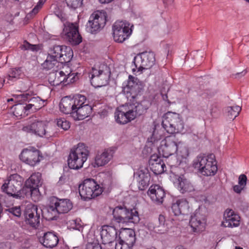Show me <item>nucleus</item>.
Wrapping results in <instances>:
<instances>
[{"label":"nucleus","instance_id":"3c124183","mask_svg":"<svg viewBox=\"0 0 249 249\" xmlns=\"http://www.w3.org/2000/svg\"><path fill=\"white\" fill-rule=\"evenodd\" d=\"M38 188L39 187L28 188L30 190L31 196L32 199L35 202L38 201L41 196Z\"/></svg>","mask_w":249,"mask_h":249},{"label":"nucleus","instance_id":"f257e3e1","mask_svg":"<svg viewBox=\"0 0 249 249\" xmlns=\"http://www.w3.org/2000/svg\"><path fill=\"white\" fill-rule=\"evenodd\" d=\"M193 166L204 176H213L217 171V162L213 154L198 155L194 160Z\"/></svg>","mask_w":249,"mask_h":249},{"label":"nucleus","instance_id":"603ef678","mask_svg":"<svg viewBox=\"0 0 249 249\" xmlns=\"http://www.w3.org/2000/svg\"><path fill=\"white\" fill-rule=\"evenodd\" d=\"M6 211L8 212V214H11L12 215L19 217L20 216L21 212L20 207L19 206H15L9 208L6 210Z\"/></svg>","mask_w":249,"mask_h":249},{"label":"nucleus","instance_id":"6e6552de","mask_svg":"<svg viewBox=\"0 0 249 249\" xmlns=\"http://www.w3.org/2000/svg\"><path fill=\"white\" fill-rule=\"evenodd\" d=\"M133 25L126 20H117L112 25L114 40L123 43L128 39L132 34Z\"/></svg>","mask_w":249,"mask_h":249},{"label":"nucleus","instance_id":"69168bd1","mask_svg":"<svg viewBox=\"0 0 249 249\" xmlns=\"http://www.w3.org/2000/svg\"><path fill=\"white\" fill-rule=\"evenodd\" d=\"M5 82V79L3 78H0V89L3 86L4 83Z\"/></svg>","mask_w":249,"mask_h":249},{"label":"nucleus","instance_id":"cd10ccee","mask_svg":"<svg viewBox=\"0 0 249 249\" xmlns=\"http://www.w3.org/2000/svg\"><path fill=\"white\" fill-rule=\"evenodd\" d=\"M178 145V149L175 153L176 154V160L175 162L169 163L171 166L179 165L185 161L189 156L188 149L183 142L180 141Z\"/></svg>","mask_w":249,"mask_h":249},{"label":"nucleus","instance_id":"c03bdc74","mask_svg":"<svg viewBox=\"0 0 249 249\" xmlns=\"http://www.w3.org/2000/svg\"><path fill=\"white\" fill-rule=\"evenodd\" d=\"M159 225L156 229V233L162 234L166 232L167 231V226L165 224V218L162 214H160L158 219Z\"/></svg>","mask_w":249,"mask_h":249},{"label":"nucleus","instance_id":"13d9d810","mask_svg":"<svg viewBox=\"0 0 249 249\" xmlns=\"http://www.w3.org/2000/svg\"><path fill=\"white\" fill-rule=\"evenodd\" d=\"M145 227L150 231H153L156 233V230L158 228L157 225H155L152 222L149 221L145 223Z\"/></svg>","mask_w":249,"mask_h":249},{"label":"nucleus","instance_id":"9d476101","mask_svg":"<svg viewBox=\"0 0 249 249\" xmlns=\"http://www.w3.org/2000/svg\"><path fill=\"white\" fill-rule=\"evenodd\" d=\"M77 73H72L70 68L64 67L62 70H57L51 72L49 77V81L54 86H58L61 84L66 85L75 81Z\"/></svg>","mask_w":249,"mask_h":249},{"label":"nucleus","instance_id":"f03ea898","mask_svg":"<svg viewBox=\"0 0 249 249\" xmlns=\"http://www.w3.org/2000/svg\"><path fill=\"white\" fill-rule=\"evenodd\" d=\"M141 105H125L119 107L115 112L116 121L120 124H125L135 119L142 113Z\"/></svg>","mask_w":249,"mask_h":249},{"label":"nucleus","instance_id":"052dcab7","mask_svg":"<svg viewBox=\"0 0 249 249\" xmlns=\"http://www.w3.org/2000/svg\"><path fill=\"white\" fill-rule=\"evenodd\" d=\"M24 107L26 109V113H27V115L30 112V110L32 111H35L34 110V107L33 106V105L31 104V102L25 106H24Z\"/></svg>","mask_w":249,"mask_h":249},{"label":"nucleus","instance_id":"09e8293b","mask_svg":"<svg viewBox=\"0 0 249 249\" xmlns=\"http://www.w3.org/2000/svg\"><path fill=\"white\" fill-rule=\"evenodd\" d=\"M21 74V71L20 68H15L12 69L9 71V73L7 76L8 81H12L14 79H18L19 78Z\"/></svg>","mask_w":249,"mask_h":249},{"label":"nucleus","instance_id":"4d7b16f0","mask_svg":"<svg viewBox=\"0 0 249 249\" xmlns=\"http://www.w3.org/2000/svg\"><path fill=\"white\" fill-rule=\"evenodd\" d=\"M46 0H39L37 3V4L32 10L31 14L33 15H36V13H37L39 9L41 8Z\"/></svg>","mask_w":249,"mask_h":249},{"label":"nucleus","instance_id":"c9c22d12","mask_svg":"<svg viewBox=\"0 0 249 249\" xmlns=\"http://www.w3.org/2000/svg\"><path fill=\"white\" fill-rule=\"evenodd\" d=\"M73 56V51L70 47L62 45V51L59 56V62L63 63L69 62Z\"/></svg>","mask_w":249,"mask_h":249},{"label":"nucleus","instance_id":"e433bc0d","mask_svg":"<svg viewBox=\"0 0 249 249\" xmlns=\"http://www.w3.org/2000/svg\"><path fill=\"white\" fill-rule=\"evenodd\" d=\"M60 62L51 56L48 55L46 60L42 63L43 68L46 70H52L53 71L56 70L60 65Z\"/></svg>","mask_w":249,"mask_h":249},{"label":"nucleus","instance_id":"9b49d317","mask_svg":"<svg viewBox=\"0 0 249 249\" xmlns=\"http://www.w3.org/2000/svg\"><path fill=\"white\" fill-rule=\"evenodd\" d=\"M107 14L104 11H96L90 16L87 25V30L91 34H96L105 26Z\"/></svg>","mask_w":249,"mask_h":249},{"label":"nucleus","instance_id":"2eb2a0df","mask_svg":"<svg viewBox=\"0 0 249 249\" xmlns=\"http://www.w3.org/2000/svg\"><path fill=\"white\" fill-rule=\"evenodd\" d=\"M206 216L202 211L199 208L195 211L191 216L189 224L192 231L196 233H200L206 228Z\"/></svg>","mask_w":249,"mask_h":249},{"label":"nucleus","instance_id":"0e129e2a","mask_svg":"<svg viewBox=\"0 0 249 249\" xmlns=\"http://www.w3.org/2000/svg\"><path fill=\"white\" fill-rule=\"evenodd\" d=\"M217 111V107L216 106L213 107L210 110V113L212 114V115H213Z\"/></svg>","mask_w":249,"mask_h":249},{"label":"nucleus","instance_id":"bb28decb","mask_svg":"<svg viewBox=\"0 0 249 249\" xmlns=\"http://www.w3.org/2000/svg\"><path fill=\"white\" fill-rule=\"evenodd\" d=\"M113 157V152L110 149H105L102 152L98 153L95 157L92 165L94 168L104 166L109 162Z\"/></svg>","mask_w":249,"mask_h":249},{"label":"nucleus","instance_id":"864d4df0","mask_svg":"<svg viewBox=\"0 0 249 249\" xmlns=\"http://www.w3.org/2000/svg\"><path fill=\"white\" fill-rule=\"evenodd\" d=\"M57 124L58 127H61L65 130H67L70 127L69 122L65 119H59L57 120Z\"/></svg>","mask_w":249,"mask_h":249},{"label":"nucleus","instance_id":"20e7f679","mask_svg":"<svg viewBox=\"0 0 249 249\" xmlns=\"http://www.w3.org/2000/svg\"><path fill=\"white\" fill-rule=\"evenodd\" d=\"M22 130L26 133L42 138H49L54 135L52 128L49 125V123L43 121L36 120L25 124Z\"/></svg>","mask_w":249,"mask_h":249},{"label":"nucleus","instance_id":"774afa93","mask_svg":"<svg viewBox=\"0 0 249 249\" xmlns=\"http://www.w3.org/2000/svg\"><path fill=\"white\" fill-rule=\"evenodd\" d=\"M175 249H186L182 246H177Z\"/></svg>","mask_w":249,"mask_h":249},{"label":"nucleus","instance_id":"7ed1b4c3","mask_svg":"<svg viewBox=\"0 0 249 249\" xmlns=\"http://www.w3.org/2000/svg\"><path fill=\"white\" fill-rule=\"evenodd\" d=\"M88 147L83 143H79L76 148L72 149L68 159V164L71 169H78L83 167L89 156Z\"/></svg>","mask_w":249,"mask_h":249},{"label":"nucleus","instance_id":"49530a36","mask_svg":"<svg viewBox=\"0 0 249 249\" xmlns=\"http://www.w3.org/2000/svg\"><path fill=\"white\" fill-rule=\"evenodd\" d=\"M70 223L71 228L78 230L83 233V235H84V229L87 225H84L80 219H76L70 221Z\"/></svg>","mask_w":249,"mask_h":249},{"label":"nucleus","instance_id":"c756f323","mask_svg":"<svg viewBox=\"0 0 249 249\" xmlns=\"http://www.w3.org/2000/svg\"><path fill=\"white\" fill-rule=\"evenodd\" d=\"M189 208L188 201L184 198L173 201L171 206L173 213L177 216L187 213L189 212Z\"/></svg>","mask_w":249,"mask_h":249},{"label":"nucleus","instance_id":"5701e85b","mask_svg":"<svg viewBox=\"0 0 249 249\" xmlns=\"http://www.w3.org/2000/svg\"><path fill=\"white\" fill-rule=\"evenodd\" d=\"M173 182L181 193L191 192L194 190L192 184L183 175H174Z\"/></svg>","mask_w":249,"mask_h":249},{"label":"nucleus","instance_id":"c85d7f7f","mask_svg":"<svg viewBox=\"0 0 249 249\" xmlns=\"http://www.w3.org/2000/svg\"><path fill=\"white\" fill-rule=\"evenodd\" d=\"M92 111V107L88 104L79 107L69 113L74 120H82L89 116Z\"/></svg>","mask_w":249,"mask_h":249},{"label":"nucleus","instance_id":"a19ab883","mask_svg":"<svg viewBox=\"0 0 249 249\" xmlns=\"http://www.w3.org/2000/svg\"><path fill=\"white\" fill-rule=\"evenodd\" d=\"M247 178L246 175L242 174L239 176L238 178V184L233 186V191L240 194L245 188L247 184Z\"/></svg>","mask_w":249,"mask_h":249},{"label":"nucleus","instance_id":"4468645a","mask_svg":"<svg viewBox=\"0 0 249 249\" xmlns=\"http://www.w3.org/2000/svg\"><path fill=\"white\" fill-rule=\"evenodd\" d=\"M62 36L74 45L82 42V37L78 32V27L76 23L67 22L64 24Z\"/></svg>","mask_w":249,"mask_h":249},{"label":"nucleus","instance_id":"0eeeda50","mask_svg":"<svg viewBox=\"0 0 249 249\" xmlns=\"http://www.w3.org/2000/svg\"><path fill=\"white\" fill-rule=\"evenodd\" d=\"M91 84L95 88L101 87L107 84L109 75L108 68L104 64H98L93 67L89 72Z\"/></svg>","mask_w":249,"mask_h":249},{"label":"nucleus","instance_id":"f704fd0d","mask_svg":"<svg viewBox=\"0 0 249 249\" xmlns=\"http://www.w3.org/2000/svg\"><path fill=\"white\" fill-rule=\"evenodd\" d=\"M163 130L161 129H158L156 127L153 132L152 136L148 139V143H151L154 146H158L160 144L161 140L164 137Z\"/></svg>","mask_w":249,"mask_h":249},{"label":"nucleus","instance_id":"ea45409f","mask_svg":"<svg viewBox=\"0 0 249 249\" xmlns=\"http://www.w3.org/2000/svg\"><path fill=\"white\" fill-rule=\"evenodd\" d=\"M43 214L45 218L48 220H53L57 216L58 213L53 202L47 207Z\"/></svg>","mask_w":249,"mask_h":249},{"label":"nucleus","instance_id":"6ab92c4d","mask_svg":"<svg viewBox=\"0 0 249 249\" xmlns=\"http://www.w3.org/2000/svg\"><path fill=\"white\" fill-rule=\"evenodd\" d=\"M19 159L23 162L34 166L40 162V152L33 147L24 148L19 155Z\"/></svg>","mask_w":249,"mask_h":249},{"label":"nucleus","instance_id":"a18cd8bd","mask_svg":"<svg viewBox=\"0 0 249 249\" xmlns=\"http://www.w3.org/2000/svg\"><path fill=\"white\" fill-rule=\"evenodd\" d=\"M13 113L17 117H24L27 116L26 109L22 104H17L14 106Z\"/></svg>","mask_w":249,"mask_h":249},{"label":"nucleus","instance_id":"680f3d73","mask_svg":"<svg viewBox=\"0 0 249 249\" xmlns=\"http://www.w3.org/2000/svg\"><path fill=\"white\" fill-rule=\"evenodd\" d=\"M68 180V178L65 175H62L59 178L58 183L60 185L66 183Z\"/></svg>","mask_w":249,"mask_h":249},{"label":"nucleus","instance_id":"473e14b6","mask_svg":"<svg viewBox=\"0 0 249 249\" xmlns=\"http://www.w3.org/2000/svg\"><path fill=\"white\" fill-rule=\"evenodd\" d=\"M53 203L58 214L67 213L72 208V203L70 200L67 199H56Z\"/></svg>","mask_w":249,"mask_h":249},{"label":"nucleus","instance_id":"393cba45","mask_svg":"<svg viewBox=\"0 0 249 249\" xmlns=\"http://www.w3.org/2000/svg\"><path fill=\"white\" fill-rule=\"evenodd\" d=\"M150 169L156 175H160L166 171V165L163 160L157 155H153L149 160Z\"/></svg>","mask_w":249,"mask_h":249},{"label":"nucleus","instance_id":"b1692460","mask_svg":"<svg viewBox=\"0 0 249 249\" xmlns=\"http://www.w3.org/2000/svg\"><path fill=\"white\" fill-rule=\"evenodd\" d=\"M147 194L151 200L158 204H161L165 196L163 189L159 185H152L147 191Z\"/></svg>","mask_w":249,"mask_h":249},{"label":"nucleus","instance_id":"79ce46f5","mask_svg":"<svg viewBox=\"0 0 249 249\" xmlns=\"http://www.w3.org/2000/svg\"><path fill=\"white\" fill-rule=\"evenodd\" d=\"M29 102H31L33 106L34 107V110H37L45 105V100H42L38 96L32 97V94L30 93Z\"/></svg>","mask_w":249,"mask_h":249},{"label":"nucleus","instance_id":"f3484780","mask_svg":"<svg viewBox=\"0 0 249 249\" xmlns=\"http://www.w3.org/2000/svg\"><path fill=\"white\" fill-rule=\"evenodd\" d=\"M154 54L152 52H143L136 56L133 63L139 71L150 68L155 63Z\"/></svg>","mask_w":249,"mask_h":249},{"label":"nucleus","instance_id":"7c9ffc66","mask_svg":"<svg viewBox=\"0 0 249 249\" xmlns=\"http://www.w3.org/2000/svg\"><path fill=\"white\" fill-rule=\"evenodd\" d=\"M117 239L133 246L136 241L135 232L131 229L122 228Z\"/></svg>","mask_w":249,"mask_h":249},{"label":"nucleus","instance_id":"e2e57ef3","mask_svg":"<svg viewBox=\"0 0 249 249\" xmlns=\"http://www.w3.org/2000/svg\"><path fill=\"white\" fill-rule=\"evenodd\" d=\"M165 6L168 7L172 4L174 0H163Z\"/></svg>","mask_w":249,"mask_h":249},{"label":"nucleus","instance_id":"6e6d98bb","mask_svg":"<svg viewBox=\"0 0 249 249\" xmlns=\"http://www.w3.org/2000/svg\"><path fill=\"white\" fill-rule=\"evenodd\" d=\"M117 243H116L115 249H131L133 246L128 245L127 243L122 242V240L116 239Z\"/></svg>","mask_w":249,"mask_h":249},{"label":"nucleus","instance_id":"39448f33","mask_svg":"<svg viewBox=\"0 0 249 249\" xmlns=\"http://www.w3.org/2000/svg\"><path fill=\"white\" fill-rule=\"evenodd\" d=\"M103 192V187L92 178H87L79 185V195L84 200L94 198L102 194Z\"/></svg>","mask_w":249,"mask_h":249},{"label":"nucleus","instance_id":"ddd939ff","mask_svg":"<svg viewBox=\"0 0 249 249\" xmlns=\"http://www.w3.org/2000/svg\"><path fill=\"white\" fill-rule=\"evenodd\" d=\"M180 141L175 136H170L161 140L157 147L159 154L164 158H168L174 154L178 149Z\"/></svg>","mask_w":249,"mask_h":249},{"label":"nucleus","instance_id":"1a4fd4ad","mask_svg":"<svg viewBox=\"0 0 249 249\" xmlns=\"http://www.w3.org/2000/svg\"><path fill=\"white\" fill-rule=\"evenodd\" d=\"M112 214L114 220L118 223H136L140 220L138 213L135 209H128L121 206L113 209Z\"/></svg>","mask_w":249,"mask_h":249},{"label":"nucleus","instance_id":"dca6fc26","mask_svg":"<svg viewBox=\"0 0 249 249\" xmlns=\"http://www.w3.org/2000/svg\"><path fill=\"white\" fill-rule=\"evenodd\" d=\"M25 221L31 227L36 228L40 223V213L37 206L29 203L25 208L24 212Z\"/></svg>","mask_w":249,"mask_h":249},{"label":"nucleus","instance_id":"37998d69","mask_svg":"<svg viewBox=\"0 0 249 249\" xmlns=\"http://www.w3.org/2000/svg\"><path fill=\"white\" fill-rule=\"evenodd\" d=\"M241 110V107L238 106L228 107L226 108L227 115L231 120H234L239 115Z\"/></svg>","mask_w":249,"mask_h":249},{"label":"nucleus","instance_id":"a878e982","mask_svg":"<svg viewBox=\"0 0 249 249\" xmlns=\"http://www.w3.org/2000/svg\"><path fill=\"white\" fill-rule=\"evenodd\" d=\"M134 177L138 183V187L140 190H143L149 183L150 175L146 169H141L134 173Z\"/></svg>","mask_w":249,"mask_h":249},{"label":"nucleus","instance_id":"f8f14e48","mask_svg":"<svg viewBox=\"0 0 249 249\" xmlns=\"http://www.w3.org/2000/svg\"><path fill=\"white\" fill-rule=\"evenodd\" d=\"M86 101L85 96L80 94L76 95L73 98L64 97L59 104L60 110L63 113L68 114L75 108L84 106Z\"/></svg>","mask_w":249,"mask_h":249},{"label":"nucleus","instance_id":"aec40b11","mask_svg":"<svg viewBox=\"0 0 249 249\" xmlns=\"http://www.w3.org/2000/svg\"><path fill=\"white\" fill-rule=\"evenodd\" d=\"M99 242L104 245L109 244L118 238L117 232L114 227L104 225L99 230Z\"/></svg>","mask_w":249,"mask_h":249},{"label":"nucleus","instance_id":"4c0bfd02","mask_svg":"<svg viewBox=\"0 0 249 249\" xmlns=\"http://www.w3.org/2000/svg\"><path fill=\"white\" fill-rule=\"evenodd\" d=\"M91 232L90 231L87 235L88 243L86 246V249H101L98 236L94 234V238H92Z\"/></svg>","mask_w":249,"mask_h":249},{"label":"nucleus","instance_id":"72a5a7b5","mask_svg":"<svg viewBox=\"0 0 249 249\" xmlns=\"http://www.w3.org/2000/svg\"><path fill=\"white\" fill-rule=\"evenodd\" d=\"M41 185V174L38 172L33 173L25 181V188L39 187Z\"/></svg>","mask_w":249,"mask_h":249},{"label":"nucleus","instance_id":"412c9836","mask_svg":"<svg viewBox=\"0 0 249 249\" xmlns=\"http://www.w3.org/2000/svg\"><path fill=\"white\" fill-rule=\"evenodd\" d=\"M240 217L231 209H227L224 213L222 225L224 227L233 228L239 226Z\"/></svg>","mask_w":249,"mask_h":249},{"label":"nucleus","instance_id":"bf43d9fd","mask_svg":"<svg viewBox=\"0 0 249 249\" xmlns=\"http://www.w3.org/2000/svg\"><path fill=\"white\" fill-rule=\"evenodd\" d=\"M23 47L26 50H31L32 51H35L36 49V46L34 45H32L28 42L25 41L23 44Z\"/></svg>","mask_w":249,"mask_h":249},{"label":"nucleus","instance_id":"de8ad7c7","mask_svg":"<svg viewBox=\"0 0 249 249\" xmlns=\"http://www.w3.org/2000/svg\"><path fill=\"white\" fill-rule=\"evenodd\" d=\"M62 46L56 45L51 48L49 53L48 56L53 57L59 61V56L61 55Z\"/></svg>","mask_w":249,"mask_h":249},{"label":"nucleus","instance_id":"423d86ee","mask_svg":"<svg viewBox=\"0 0 249 249\" xmlns=\"http://www.w3.org/2000/svg\"><path fill=\"white\" fill-rule=\"evenodd\" d=\"M162 125L164 129L170 134L182 133L184 128V124L180 115L171 112L164 116Z\"/></svg>","mask_w":249,"mask_h":249},{"label":"nucleus","instance_id":"338daca9","mask_svg":"<svg viewBox=\"0 0 249 249\" xmlns=\"http://www.w3.org/2000/svg\"><path fill=\"white\" fill-rule=\"evenodd\" d=\"M113 0H99L100 2L102 3H109Z\"/></svg>","mask_w":249,"mask_h":249},{"label":"nucleus","instance_id":"a211bd4d","mask_svg":"<svg viewBox=\"0 0 249 249\" xmlns=\"http://www.w3.org/2000/svg\"><path fill=\"white\" fill-rule=\"evenodd\" d=\"M142 83L136 77L132 75L128 76V79L122 85L123 91L125 94H130L133 98L142 90Z\"/></svg>","mask_w":249,"mask_h":249},{"label":"nucleus","instance_id":"5fc2aeb1","mask_svg":"<svg viewBox=\"0 0 249 249\" xmlns=\"http://www.w3.org/2000/svg\"><path fill=\"white\" fill-rule=\"evenodd\" d=\"M67 5L72 9H76L80 6L83 0H66Z\"/></svg>","mask_w":249,"mask_h":249},{"label":"nucleus","instance_id":"58836bf2","mask_svg":"<svg viewBox=\"0 0 249 249\" xmlns=\"http://www.w3.org/2000/svg\"><path fill=\"white\" fill-rule=\"evenodd\" d=\"M12 183V185L15 187L17 190L21 186L23 182V178L17 174H14L7 177L6 179Z\"/></svg>","mask_w":249,"mask_h":249},{"label":"nucleus","instance_id":"2f4dec72","mask_svg":"<svg viewBox=\"0 0 249 249\" xmlns=\"http://www.w3.org/2000/svg\"><path fill=\"white\" fill-rule=\"evenodd\" d=\"M39 241L46 248H53L58 244L59 239L54 232H47L40 238Z\"/></svg>","mask_w":249,"mask_h":249},{"label":"nucleus","instance_id":"4be33fe9","mask_svg":"<svg viewBox=\"0 0 249 249\" xmlns=\"http://www.w3.org/2000/svg\"><path fill=\"white\" fill-rule=\"evenodd\" d=\"M2 192L8 196H12L16 199L23 198L26 195L25 188L17 190L12 183L6 179L4 180V183L1 187Z\"/></svg>","mask_w":249,"mask_h":249},{"label":"nucleus","instance_id":"8fccbe9b","mask_svg":"<svg viewBox=\"0 0 249 249\" xmlns=\"http://www.w3.org/2000/svg\"><path fill=\"white\" fill-rule=\"evenodd\" d=\"M30 93H24L19 94H14L15 102L18 104H22V102L28 101L29 99Z\"/></svg>","mask_w":249,"mask_h":249}]
</instances>
